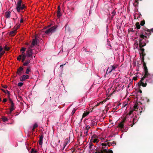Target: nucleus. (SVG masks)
Instances as JSON below:
<instances>
[{"instance_id": "obj_8", "label": "nucleus", "mask_w": 153, "mask_h": 153, "mask_svg": "<svg viewBox=\"0 0 153 153\" xmlns=\"http://www.w3.org/2000/svg\"><path fill=\"white\" fill-rule=\"evenodd\" d=\"M143 29L144 30L146 31V32H145V34L147 35V36H149L151 34V31L153 32V28H152L151 30H149L146 27H145L143 28Z\"/></svg>"}, {"instance_id": "obj_11", "label": "nucleus", "mask_w": 153, "mask_h": 153, "mask_svg": "<svg viewBox=\"0 0 153 153\" xmlns=\"http://www.w3.org/2000/svg\"><path fill=\"white\" fill-rule=\"evenodd\" d=\"M15 105L14 103H12L10 105V111L9 113V114H11L12 112L15 109Z\"/></svg>"}, {"instance_id": "obj_3", "label": "nucleus", "mask_w": 153, "mask_h": 153, "mask_svg": "<svg viewBox=\"0 0 153 153\" xmlns=\"http://www.w3.org/2000/svg\"><path fill=\"white\" fill-rule=\"evenodd\" d=\"M57 28V26L56 25H54L53 26L46 30L45 33L47 34L51 35V33L56 31Z\"/></svg>"}, {"instance_id": "obj_17", "label": "nucleus", "mask_w": 153, "mask_h": 153, "mask_svg": "<svg viewBox=\"0 0 153 153\" xmlns=\"http://www.w3.org/2000/svg\"><path fill=\"white\" fill-rule=\"evenodd\" d=\"M5 53L4 51H3V48L0 46V58H1L2 56Z\"/></svg>"}, {"instance_id": "obj_63", "label": "nucleus", "mask_w": 153, "mask_h": 153, "mask_svg": "<svg viewBox=\"0 0 153 153\" xmlns=\"http://www.w3.org/2000/svg\"><path fill=\"white\" fill-rule=\"evenodd\" d=\"M64 65H61L60 66V67H62V68L63 67V66Z\"/></svg>"}, {"instance_id": "obj_57", "label": "nucleus", "mask_w": 153, "mask_h": 153, "mask_svg": "<svg viewBox=\"0 0 153 153\" xmlns=\"http://www.w3.org/2000/svg\"><path fill=\"white\" fill-rule=\"evenodd\" d=\"M100 102L99 103H98L97 104V105H96V106H98L100 105Z\"/></svg>"}, {"instance_id": "obj_30", "label": "nucleus", "mask_w": 153, "mask_h": 153, "mask_svg": "<svg viewBox=\"0 0 153 153\" xmlns=\"http://www.w3.org/2000/svg\"><path fill=\"white\" fill-rule=\"evenodd\" d=\"M22 54L21 55H19V56L17 57V60L18 61H20L21 59H22Z\"/></svg>"}, {"instance_id": "obj_10", "label": "nucleus", "mask_w": 153, "mask_h": 153, "mask_svg": "<svg viewBox=\"0 0 153 153\" xmlns=\"http://www.w3.org/2000/svg\"><path fill=\"white\" fill-rule=\"evenodd\" d=\"M29 77L28 75H23L20 77V80L21 81L23 82L25 81V79H28Z\"/></svg>"}, {"instance_id": "obj_19", "label": "nucleus", "mask_w": 153, "mask_h": 153, "mask_svg": "<svg viewBox=\"0 0 153 153\" xmlns=\"http://www.w3.org/2000/svg\"><path fill=\"white\" fill-rule=\"evenodd\" d=\"M70 142L69 138H67L65 140L64 145V149L65 148L66 145Z\"/></svg>"}, {"instance_id": "obj_47", "label": "nucleus", "mask_w": 153, "mask_h": 153, "mask_svg": "<svg viewBox=\"0 0 153 153\" xmlns=\"http://www.w3.org/2000/svg\"><path fill=\"white\" fill-rule=\"evenodd\" d=\"M45 100L44 99L43 100H42L40 101V103L42 104H43L45 101Z\"/></svg>"}, {"instance_id": "obj_58", "label": "nucleus", "mask_w": 153, "mask_h": 153, "mask_svg": "<svg viewBox=\"0 0 153 153\" xmlns=\"http://www.w3.org/2000/svg\"><path fill=\"white\" fill-rule=\"evenodd\" d=\"M20 26V25H18V26H17V29H18V28H19V27Z\"/></svg>"}, {"instance_id": "obj_31", "label": "nucleus", "mask_w": 153, "mask_h": 153, "mask_svg": "<svg viewBox=\"0 0 153 153\" xmlns=\"http://www.w3.org/2000/svg\"><path fill=\"white\" fill-rule=\"evenodd\" d=\"M2 119L3 120V121L4 122L7 121L8 120L7 118L5 117H2Z\"/></svg>"}, {"instance_id": "obj_46", "label": "nucleus", "mask_w": 153, "mask_h": 153, "mask_svg": "<svg viewBox=\"0 0 153 153\" xmlns=\"http://www.w3.org/2000/svg\"><path fill=\"white\" fill-rule=\"evenodd\" d=\"M26 50V48H22L21 50V51H23V52H24V51H25Z\"/></svg>"}, {"instance_id": "obj_28", "label": "nucleus", "mask_w": 153, "mask_h": 153, "mask_svg": "<svg viewBox=\"0 0 153 153\" xmlns=\"http://www.w3.org/2000/svg\"><path fill=\"white\" fill-rule=\"evenodd\" d=\"M4 51H9L10 49V48L9 47H8L7 45H5L4 47Z\"/></svg>"}, {"instance_id": "obj_56", "label": "nucleus", "mask_w": 153, "mask_h": 153, "mask_svg": "<svg viewBox=\"0 0 153 153\" xmlns=\"http://www.w3.org/2000/svg\"><path fill=\"white\" fill-rule=\"evenodd\" d=\"M23 19L22 18L20 20V22L21 23H23Z\"/></svg>"}, {"instance_id": "obj_36", "label": "nucleus", "mask_w": 153, "mask_h": 153, "mask_svg": "<svg viewBox=\"0 0 153 153\" xmlns=\"http://www.w3.org/2000/svg\"><path fill=\"white\" fill-rule=\"evenodd\" d=\"M76 109H75V108L73 110V111L71 112V114L73 115H74V113H75V111H76Z\"/></svg>"}, {"instance_id": "obj_32", "label": "nucleus", "mask_w": 153, "mask_h": 153, "mask_svg": "<svg viewBox=\"0 0 153 153\" xmlns=\"http://www.w3.org/2000/svg\"><path fill=\"white\" fill-rule=\"evenodd\" d=\"M31 153H36L37 152V151L34 149H32L31 150Z\"/></svg>"}, {"instance_id": "obj_23", "label": "nucleus", "mask_w": 153, "mask_h": 153, "mask_svg": "<svg viewBox=\"0 0 153 153\" xmlns=\"http://www.w3.org/2000/svg\"><path fill=\"white\" fill-rule=\"evenodd\" d=\"M10 12H6L5 13V16L7 18H9L10 17Z\"/></svg>"}, {"instance_id": "obj_25", "label": "nucleus", "mask_w": 153, "mask_h": 153, "mask_svg": "<svg viewBox=\"0 0 153 153\" xmlns=\"http://www.w3.org/2000/svg\"><path fill=\"white\" fill-rule=\"evenodd\" d=\"M38 125L37 123H35L34 125L33 126V128L32 129V131H34V129L35 128H37L38 127Z\"/></svg>"}, {"instance_id": "obj_14", "label": "nucleus", "mask_w": 153, "mask_h": 153, "mask_svg": "<svg viewBox=\"0 0 153 153\" xmlns=\"http://www.w3.org/2000/svg\"><path fill=\"white\" fill-rule=\"evenodd\" d=\"M23 70V68L22 67H20L18 69L16 72V74L19 75H20L22 74V71Z\"/></svg>"}, {"instance_id": "obj_52", "label": "nucleus", "mask_w": 153, "mask_h": 153, "mask_svg": "<svg viewBox=\"0 0 153 153\" xmlns=\"http://www.w3.org/2000/svg\"><path fill=\"white\" fill-rule=\"evenodd\" d=\"M106 102V100H104L100 102V104H103L104 103V102Z\"/></svg>"}, {"instance_id": "obj_18", "label": "nucleus", "mask_w": 153, "mask_h": 153, "mask_svg": "<svg viewBox=\"0 0 153 153\" xmlns=\"http://www.w3.org/2000/svg\"><path fill=\"white\" fill-rule=\"evenodd\" d=\"M38 40H39V39L37 38L36 36H35V38L33 40L32 42V45H37V42Z\"/></svg>"}, {"instance_id": "obj_40", "label": "nucleus", "mask_w": 153, "mask_h": 153, "mask_svg": "<svg viewBox=\"0 0 153 153\" xmlns=\"http://www.w3.org/2000/svg\"><path fill=\"white\" fill-rule=\"evenodd\" d=\"M93 146V144L91 142L89 143V148L90 149H91L92 148V147Z\"/></svg>"}, {"instance_id": "obj_64", "label": "nucleus", "mask_w": 153, "mask_h": 153, "mask_svg": "<svg viewBox=\"0 0 153 153\" xmlns=\"http://www.w3.org/2000/svg\"><path fill=\"white\" fill-rule=\"evenodd\" d=\"M108 140H106L105 141V142H108Z\"/></svg>"}, {"instance_id": "obj_5", "label": "nucleus", "mask_w": 153, "mask_h": 153, "mask_svg": "<svg viewBox=\"0 0 153 153\" xmlns=\"http://www.w3.org/2000/svg\"><path fill=\"white\" fill-rule=\"evenodd\" d=\"M112 144L111 143L109 142H107L106 143H103L101 144V146H102V147L101 148H100V149H101L100 150H102L103 149H105V147H106V148H107L108 147L110 146Z\"/></svg>"}, {"instance_id": "obj_51", "label": "nucleus", "mask_w": 153, "mask_h": 153, "mask_svg": "<svg viewBox=\"0 0 153 153\" xmlns=\"http://www.w3.org/2000/svg\"><path fill=\"white\" fill-rule=\"evenodd\" d=\"M7 100L6 98L4 99L3 100V102H7Z\"/></svg>"}, {"instance_id": "obj_34", "label": "nucleus", "mask_w": 153, "mask_h": 153, "mask_svg": "<svg viewBox=\"0 0 153 153\" xmlns=\"http://www.w3.org/2000/svg\"><path fill=\"white\" fill-rule=\"evenodd\" d=\"M145 20H143V21H141L140 22V25L141 26H143L145 24Z\"/></svg>"}, {"instance_id": "obj_1", "label": "nucleus", "mask_w": 153, "mask_h": 153, "mask_svg": "<svg viewBox=\"0 0 153 153\" xmlns=\"http://www.w3.org/2000/svg\"><path fill=\"white\" fill-rule=\"evenodd\" d=\"M140 38L139 39V47L140 48L139 50L141 52L140 53L141 60L143 62V66L144 67V71L145 73L144 76L147 77L149 75L148 73L147 68L146 66V63L144 61V57L146 56V54L144 53L145 49L143 48V47L145 46L146 45V43L148 42V40L147 39L148 38L147 36H145L143 34V33L141 32L140 35Z\"/></svg>"}, {"instance_id": "obj_13", "label": "nucleus", "mask_w": 153, "mask_h": 153, "mask_svg": "<svg viewBox=\"0 0 153 153\" xmlns=\"http://www.w3.org/2000/svg\"><path fill=\"white\" fill-rule=\"evenodd\" d=\"M91 126H96L97 124V121L95 119L91 120Z\"/></svg>"}, {"instance_id": "obj_62", "label": "nucleus", "mask_w": 153, "mask_h": 153, "mask_svg": "<svg viewBox=\"0 0 153 153\" xmlns=\"http://www.w3.org/2000/svg\"><path fill=\"white\" fill-rule=\"evenodd\" d=\"M111 144H114L116 145V143L114 142H113L112 143H111Z\"/></svg>"}, {"instance_id": "obj_33", "label": "nucleus", "mask_w": 153, "mask_h": 153, "mask_svg": "<svg viewBox=\"0 0 153 153\" xmlns=\"http://www.w3.org/2000/svg\"><path fill=\"white\" fill-rule=\"evenodd\" d=\"M30 71V70L29 69V68H27L26 70V71L25 72V73L27 74H29V73Z\"/></svg>"}, {"instance_id": "obj_59", "label": "nucleus", "mask_w": 153, "mask_h": 153, "mask_svg": "<svg viewBox=\"0 0 153 153\" xmlns=\"http://www.w3.org/2000/svg\"><path fill=\"white\" fill-rule=\"evenodd\" d=\"M114 15H113L112 14V15H111V19H112L113 18V17H114Z\"/></svg>"}, {"instance_id": "obj_22", "label": "nucleus", "mask_w": 153, "mask_h": 153, "mask_svg": "<svg viewBox=\"0 0 153 153\" xmlns=\"http://www.w3.org/2000/svg\"><path fill=\"white\" fill-rule=\"evenodd\" d=\"M89 112L88 111H87L86 112H85L84 113L82 116V118L85 117L87 115H88L89 114Z\"/></svg>"}, {"instance_id": "obj_49", "label": "nucleus", "mask_w": 153, "mask_h": 153, "mask_svg": "<svg viewBox=\"0 0 153 153\" xmlns=\"http://www.w3.org/2000/svg\"><path fill=\"white\" fill-rule=\"evenodd\" d=\"M1 90L3 91L4 93L5 94H7V91L6 90H5L3 89H1Z\"/></svg>"}, {"instance_id": "obj_55", "label": "nucleus", "mask_w": 153, "mask_h": 153, "mask_svg": "<svg viewBox=\"0 0 153 153\" xmlns=\"http://www.w3.org/2000/svg\"><path fill=\"white\" fill-rule=\"evenodd\" d=\"M119 107V105H118L117 106H116L115 108H114L116 110Z\"/></svg>"}, {"instance_id": "obj_7", "label": "nucleus", "mask_w": 153, "mask_h": 153, "mask_svg": "<svg viewBox=\"0 0 153 153\" xmlns=\"http://www.w3.org/2000/svg\"><path fill=\"white\" fill-rule=\"evenodd\" d=\"M99 153H113L112 150H107L106 149H103V150H100L98 152Z\"/></svg>"}, {"instance_id": "obj_61", "label": "nucleus", "mask_w": 153, "mask_h": 153, "mask_svg": "<svg viewBox=\"0 0 153 153\" xmlns=\"http://www.w3.org/2000/svg\"><path fill=\"white\" fill-rule=\"evenodd\" d=\"M141 16V14H140V13H139V17H140Z\"/></svg>"}, {"instance_id": "obj_20", "label": "nucleus", "mask_w": 153, "mask_h": 153, "mask_svg": "<svg viewBox=\"0 0 153 153\" xmlns=\"http://www.w3.org/2000/svg\"><path fill=\"white\" fill-rule=\"evenodd\" d=\"M25 53L24 52H22V62H24V61L25 60L26 58V55H25Z\"/></svg>"}, {"instance_id": "obj_44", "label": "nucleus", "mask_w": 153, "mask_h": 153, "mask_svg": "<svg viewBox=\"0 0 153 153\" xmlns=\"http://www.w3.org/2000/svg\"><path fill=\"white\" fill-rule=\"evenodd\" d=\"M111 14H112L114 16L116 14V11L115 10H113V11L112 12Z\"/></svg>"}, {"instance_id": "obj_4", "label": "nucleus", "mask_w": 153, "mask_h": 153, "mask_svg": "<svg viewBox=\"0 0 153 153\" xmlns=\"http://www.w3.org/2000/svg\"><path fill=\"white\" fill-rule=\"evenodd\" d=\"M147 77L146 76H143L138 83L139 86H142L143 87H145L146 86L147 84L146 82L144 83V79Z\"/></svg>"}, {"instance_id": "obj_45", "label": "nucleus", "mask_w": 153, "mask_h": 153, "mask_svg": "<svg viewBox=\"0 0 153 153\" xmlns=\"http://www.w3.org/2000/svg\"><path fill=\"white\" fill-rule=\"evenodd\" d=\"M127 104L126 103V102H124L123 104V108L126 107L127 105Z\"/></svg>"}, {"instance_id": "obj_53", "label": "nucleus", "mask_w": 153, "mask_h": 153, "mask_svg": "<svg viewBox=\"0 0 153 153\" xmlns=\"http://www.w3.org/2000/svg\"><path fill=\"white\" fill-rule=\"evenodd\" d=\"M139 0H135V2L137 3V5L139 3Z\"/></svg>"}, {"instance_id": "obj_54", "label": "nucleus", "mask_w": 153, "mask_h": 153, "mask_svg": "<svg viewBox=\"0 0 153 153\" xmlns=\"http://www.w3.org/2000/svg\"><path fill=\"white\" fill-rule=\"evenodd\" d=\"M133 80H136L137 79V78L136 77H134L133 78Z\"/></svg>"}, {"instance_id": "obj_37", "label": "nucleus", "mask_w": 153, "mask_h": 153, "mask_svg": "<svg viewBox=\"0 0 153 153\" xmlns=\"http://www.w3.org/2000/svg\"><path fill=\"white\" fill-rule=\"evenodd\" d=\"M6 91L7 92V97L8 98H10V92L8 91V90H6Z\"/></svg>"}, {"instance_id": "obj_50", "label": "nucleus", "mask_w": 153, "mask_h": 153, "mask_svg": "<svg viewBox=\"0 0 153 153\" xmlns=\"http://www.w3.org/2000/svg\"><path fill=\"white\" fill-rule=\"evenodd\" d=\"M3 88H7V86L6 85H3L2 86Z\"/></svg>"}, {"instance_id": "obj_2", "label": "nucleus", "mask_w": 153, "mask_h": 153, "mask_svg": "<svg viewBox=\"0 0 153 153\" xmlns=\"http://www.w3.org/2000/svg\"><path fill=\"white\" fill-rule=\"evenodd\" d=\"M22 0H18L16 4V9L18 12H19L26 8L25 4H22Z\"/></svg>"}, {"instance_id": "obj_6", "label": "nucleus", "mask_w": 153, "mask_h": 153, "mask_svg": "<svg viewBox=\"0 0 153 153\" xmlns=\"http://www.w3.org/2000/svg\"><path fill=\"white\" fill-rule=\"evenodd\" d=\"M126 117H125L122 122L119 123L118 126L119 127L121 128H124V123L125 122L126 120Z\"/></svg>"}, {"instance_id": "obj_43", "label": "nucleus", "mask_w": 153, "mask_h": 153, "mask_svg": "<svg viewBox=\"0 0 153 153\" xmlns=\"http://www.w3.org/2000/svg\"><path fill=\"white\" fill-rule=\"evenodd\" d=\"M8 100L9 101L10 103V104H12V103H13L12 100L10 98H8Z\"/></svg>"}, {"instance_id": "obj_35", "label": "nucleus", "mask_w": 153, "mask_h": 153, "mask_svg": "<svg viewBox=\"0 0 153 153\" xmlns=\"http://www.w3.org/2000/svg\"><path fill=\"white\" fill-rule=\"evenodd\" d=\"M134 109L133 110L134 111H136L138 109V107L137 105H135L134 107Z\"/></svg>"}, {"instance_id": "obj_29", "label": "nucleus", "mask_w": 153, "mask_h": 153, "mask_svg": "<svg viewBox=\"0 0 153 153\" xmlns=\"http://www.w3.org/2000/svg\"><path fill=\"white\" fill-rule=\"evenodd\" d=\"M94 143H98L99 141V140L97 139H94L93 140H91Z\"/></svg>"}, {"instance_id": "obj_38", "label": "nucleus", "mask_w": 153, "mask_h": 153, "mask_svg": "<svg viewBox=\"0 0 153 153\" xmlns=\"http://www.w3.org/2000/svg\"><path fill=\"white\" fill-rule=\"evenodd\" d=\"M90 127L89 125L87 126L86 127H85L84 129L87 130L88 131V129L90 128Z\"/></svg>"}, {"instance_id": "obj_21", "label": "nucleus", "mask_w": 153, "mask_h": 153, "mask_svg": "<svg viewBox=\"0 0 153 153\" xmlns=\"http://www.w3.org/2000/svg\"><path fill=\"white\" fill-rule=\"evenodd\" d=\"M16 32V30H14L9 33V35L11 36H14L15 35Z\"/></svg>"}, {"instance_id": "obj_27", "label": "nucleus", "mask_w": 153, "mask_h": 153, "mask_svg": "<svg viewBox=\"0 0 153 153\" xmlns=\"http://www.w3.org/2000/svg\"><path fill=\"white\" fill-rule=\"evenodd\" d=\"M133 111H134V110H131L130 111H129L128 113L127 114L126 116V117H127L128 116H129L131 115L132 114Z\"/></svg>"}, {"instance_id": "obj_16", "label": "nucleus", "mask_w": 153, "mask_h": 153, "mask_svg": "<svg viewBox=\"0 0 153 153\" xmlns=\"http://www.w3.org/2000/svg\"><path fill=\"white\" fill-rule=\"evenodd\" d=\"M39 145L40 146L42 145V141L43 138V134H41L39 136Z\"/></svg>"}, {"instance_id": "obj_60", "label": "nucleus", "mask_w": 153, "mask_h": 153, "mask_svg": "<svg viewBox=\"0 0 153 153\" xmlns=\"http://www.w3.org/2000/svg\"><path fill=\"white\" fill-rule=\"evenodd\" d=\"M139 92L140 93H142V91L141 90H140L139 91Z\"/></svg>"}, {"instance_id": "obj_26", "label": "nucleus", "mask_w": 153, "mask_h": 153, "mask_svg": "<svg viewBox=\"0 0 153 153\" xmlns=\"http://www.w3.org/2000/svg\"><path fill=\"white\" fill-rule=\"evenodd\" d=\"M135 26L138 29H140V25L139 23L138 22H137L136 23Z\"/></svg>"}, {"instance_id": "obj_12", "label": "nucleus", "mask_w": 153, "mask_h": 153, "mask_svg": "<svg viewBox=\"0 0 153 153\" xmlns=\"http://www.w3.org/2000/svg\"><path fill=\"white\" fill-rule=\"evenodd\" d=\"M57 15L59 18L62 16V14L61 13V8L60 6H58V11L57 13Z\"/></svg>"}, {"instance_id": "obj_9", "label": "nucleus", "mask_w": 153, "mask_h": 153, "mask_svg": "<svg viewBox=\"0 0 153 153\" xmlns=\"http://www.w3.org/2000/svg\"><path fill=\"white\" fill-rule=\"evenodd\" d=\"M33 50H30L28 49L26 51V53L28 57H30L33 54Z\"/></svg>"}, {"instance_id": "obj_24", "label": "nucleus", "mask_w": 153, "mask_h": 153, "mask_svg": "<svg viewBox=\"0 0 153 153\" xmlns=\"http://www.w3.org/2000/svg\"><path fill=\"white\" fill-rule=\"evenodd\" d=\"M30 63V60L29 59L25 61V62L24 63L23 65L24 66H26L27 65L29 64Z\"/></svg>"}, {"instance_id": "obj_39", "label": "nucleus", "mask_w": 153, "mask_h": 153, "mask_svg": "<svg viewBox=\"0 0 153 153\" xmlns=\"http://www.w3.org/2000/svg\"><path fill=\"white\" fill-rule=\"evenodd\" d=\"M23 82H19L18 83V85L19 87H21L23 85Z\"/></svg>"}, {"instance_id": "obj_15", "label": "nucleus", "mask_w": 153, "mask_h": 153, "mask_svg": "<svg viewBox=\"0 0 153 153\" xmlns=\"http://www.w3.org/2000/svg\"><path fill=\"white\" fill-rule=\"evenodd\" d=\"M111 69H110L109 70V68H108L107 70V71L106 72V74L107 73H111L113 70H114V69L116 68V67L115 66H114L113 65L111 66Z\"/></svg>"}, {"instance_id": "obj_41", "label": "nucleus", "mask_w": 153, "mask_h": 153, "mask_svg": "<svg viewBox=\"0 0 153 153\" xmlns=\"http://www.w3.org/2000/svg\"><path fill=\"white\" fill-rule=\"evenodd\" d=\"M34 46V45H32V44H31V45L27 49L30 50H33L32 49V48Z\"/></svg>"}, {"instance_id": "obj_48", "label": "nucleus", "mask_w": 153, "mask_h": 153, "mask_svg": "<svg viewBox=\"0 0 153 153\" xmlns=\"http://www.w3.org/2000/svg\"><path fill=\"white\" fill-rule=\"evenodd\" d=\"M135 119V118H133V123H132L131 125V127H132L133 126L134 124V120Z\"/></svg>"}, {"instance_id": "obj_42", "label": "nucleus", "mask_w": 153, "mask_h": 153, "mask_svg": "<svg viewBox=\"0 0 153 153\" xmlns=\"http://www.w3.org/2000/svg\"><path fill=\"white\" fill-rule=\"evenodd\" d=\"M84 133L85 134H86L87 135V133H88V131L84 129Z\"/></svg>"}]
</instances>
